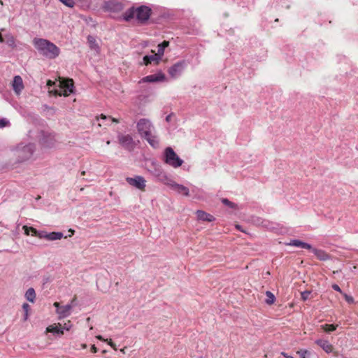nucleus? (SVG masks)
<instances>
[{
  "instance_id": "nucleus-16",
  "label": "nucleus",
  "mask_w": 358,
  "mask_h": 358,
  "mask_svg": "<svg viewBox=\"0 0 358 358\" xmlns=\"http://www.w3.org/2000/svg\"><path fill=\"white\" fill-rule=\"evenodd\" d=\"M168 185H170L171 189L178 194H182L184 196L189 195V188L184 186L183 185L178 184L172 180V182H171Z\"/></svg>"
},
{
  "instance_id": "nucleus-2",
  "label": "nucleus",
  "mask_w": 358,
  "mask_h": 358,
  "mask_svg": "<svg viewBox=\"0 0 358 358\" xmlns=\"http://www.w3.org/2000/svg\"><path fill=\"white\" fill-rule=\"evenodd\" d=\"M33 43L39 53L49 59H54L60 54V49L47 39L35 38Z\"/></svg>"
},
{
  "instance_id": "nucleus-57",
  "label": "nucleus",
  "mask_w": 358,
  "mask_h": 358,
  "mask_svg": "<svg viewBox=\"0 0 358 358\" xmlns=\"http://www.w3.org/2000/svg\"><path fill=\"white\" fill-rule=\"evenodd\" d=\"M334 355H335V356H338V352H335Z\"/></svg>"
},
{
  "instance_id": "nucleus-33",
  "label": "nucleus",
  "mask_w": 358,
  "mask_h": 358,
  "mask_svg": "<svg viewBox=\"0 0 358 358\" xmlns=\"http://www.w3.org/2000/svg\"><path fill=\"white\" fill-rule=\"evenodd\" d=\"M221 202L228 206L229 208H231V209H237L238 208V206L236 203H234V202H231V201H229L228 199L227 198H222L221 199Z\"/></svg>"
},
{
  "instance_id": "nucleus-19",
  "label": "nucleus",
  "mask_w": 358,
  "mask_h": 358,
  "mask_svg": "<svg viewBox=\"0 0 358 358\" xmlns=\"http://www.w3.org/2000/svg\"><path fill=\"white\" fill-rule=\"evenodd\" d=\"M315 343L320 346L327 353H330L332 352L333 347L331 344H330V343L327 340L317 339L315 341Z\"/></svg>"
},
{
  "instance_id": "nucleus-35",
  "label": "nucleus",
  "mask_w": 358,
  "mask_h": 358,
  "mask_svg": "<svg viewBox=\"0 0 358 358\" xmlns=\"http://www.w3.org/2000/svg\"><path fill=\"white\" fill-rule=\"evenodd\" d=\"M59 1L69 8H73L75 5L74 0H59Z\"/></svg>"
},
{
  "instance_id": "nucleus-11",
  "label": "nucleus",
  "mask_w": 358,
  "mask_h": 358,
  "mask_svg": "<svg viewBox=\"0 0 358 358\" xmlns=\"http://www.w3.org/2000/svg\"><path fill=\"white\" fill-rule=\"evenodd\" d=\"M126 181L138 189H144L146 180L143 176H136L134 178L127 177Z\"/></svg>"
},
{
  "instance_id": "nucleus-14",
  "label": "nucleus",
  "mask_w": 358,
  "mask_h": 358,
  "mask_svg": "<svg viewBox=\"0 0 358 358\" xmlns=\"http://www.w3.org/2000/svg\"><path fill=\"white\" fill-rule=\"evenodd\" d=\"M54 306L57 308V313L59 315V318H64L70 315L71 310L72 308L71 304H67L59 307V303L55 302Z\"/></svg>"
},
{
  "instance_id": "nucleus-12",
  "label": "nucleus",
  "mask_w": 358,
  "mask_h": 358,
  "mask_svg": "<svg viewBox=\"0 0 358 358\" xmlns=\"http://www.w3.org/2000/svg\"><path fill=\"white\" fill-rule=\"evenodd\" d=\"M164 80H166V76L162 71H159L157 73L143 78L140 83H159Z\"/></svg>"
},
{
  "instance_id": "nucleus-7",
  "label": "nucleus",
  "mask_w": 358,
  "mask_h": 358,
  "mask_svg": "<svg viewBox=\"0 0 358 358\" xmlns=\"http://www.w3.org/2000/svg\"><path fill=\"white\" fill-rule=\"evenodd\" d=\"M151 174L161 182L169 185L172 182L171 178L166 174L162 168L155 162L152 163V168L150 170Z\"/></svg>"
},
{
  "instance_id": "nucleus-18",
  "label": "nucleus",
  "mask_w": 358,
  "mask_h": 358,
  "mask_svg": "<svg viewBox=\"0 0 358 358\" xmlns=\"http://www.w3.org/2000/svg\"><path fill=\"white\" fill-rule=\"evenodd\" d=\"M196 215L199 220L211 222L215 220L213 215L201 210H197L196 211Z\"/></svg>"
},
{
  "instance_id": "nucleus-20",
  "label": "nucleus",
  "mask_w": 358,
  "mask_h": 358,
  "mask_svg": "<svg viewBox=\"0 0 358 358\" xmlns=\"http://www.w3.org/2000/svg\"><path fill=\"white\" fill-rule=\"evenodd\" d=\"M160 60L161 59H159V58L155 53L152 55H145L143 57V62H141L140 64L148 66L152 62H155V64H158Z\"/></svg>"
},
{
  "instance_id": "nucleus-41",
  "label": "nucleus",
  "mask_w": 358,
  "mask_h": 358,
  "mask_svg": "<svg viewBox=\"0 0 358 358\" xmlns=\"http://www.w3.org/2000/svg\"><path fill=\"white\" fill-rule=\"evenodd\" d=\"M301 248L310 250H311L312 252H313V250L315 249V248H313V246L310 244L306 243V242H303V246Z\"/></svg>"
},
{
  "instance_id": "nucleus-30",
  "label": "nucleus",
  "mask_w": 358,
  "mask_h": 358,
  "mask_svg": "<svg viewBox=\"0 0 358 358\" xmlns=\"http://www.w3.org/2000/svg\"><path fill=\"white\" fill-rule=\"evenodd\" d=\"M266 299L265 300V303L268 305L273 304L275 301V295L270 291L266 292Z\"/></svg>"
},
{
  "instance_id": "nucleus-58",
  "label": "nucleus",
  "mask_w": 358,
  "mask_h": 358,
  "mask_svg": "<svg viewBox=\"0 0 358 358\" xmlns=\"http://www.w3.org/2000/svg\"><path fill=\"white\" fill-rule=\"evenodd\" d=\"M287 358H294V357H287Z\"/></svg>"
},
{
  "instance_id": "nucleus-32",
  "label": "nucleus",
  "mask_w": 358,
  "mask_h": 358,
  "mask_svg": "<svg viewBox=\"0 0 358 358\" xmlns=\"http://www.w3.org/2000/svg\"><path fill=\"white\" fill-rule=\"evenodd\" d=\"M296 353L301 358H312V353L308 350L301 349Z\"/></svg>"
},
{
  "instance_id": "nucleus-40",
  "label": "nucleus",
  "mask_w": 358,
  "mask_h": 358,
  "mask_svg": "<svg viewBox=\"0 0 358 358\" xmlns=\"http://www.w3.org/2000/svg\"><path fill=\"white\" fill-rule=\"evenodd\" d=\"M48 234V233L45 231H38V233H37L36 237H38L39 238H45V239H46V235Z\"/></svg>"
},
{
  "instance_id": "nucleus-28",
  "label": "nucleus",
  "mask_w": 358,
  "mask_h": 358,
  "mask_svg": "<svg viewBox=\"0 0 358 358\" xmlns=\"http://www.w3.org/2000/svg\"><path fill=\"white\" fill-rule=\"evenodd\" d=\"M87 43L91 49L95 50H99V46L97 44L96 41L94 36L89 35L87 36Z\"/></svg>"
},
{
  "instance_id": "nucleus-21",
  "label": "nucleus",
  "mask_w": 358,
  "mask_h": 358,
  "mask_svg": "<svg viewBox=\"0 0 358 358\" xmlns=\"http://www.w3.org/2000/svg\"><path fill=\"white\" fill-rule=\"evenodd\" d=\"M313 253L320 261H327L331 259V256L323 250L315 248L313 250Z\"/></svg>"
},
{
  "instance_id": "nucleus-5",
  "label": "nucleus",
  "mask_w": 358,
  "mask_h": 358,
  "mask_svg": "<svg viewBox=\"0 0 358 358\" xmlns=\"http://www.w3.org/2000/svg\"><path fill=\"white\" fill-rule=\"evenodd\" d=\"M60 87L62 90H55L54 94L56 96H68L71 94H74L75 87L74 82L71 78H66L60 82Z\"/></svg>"
},
{
  "instance_id": "nucleus-55",
  "label": "nucleus",
  "mask_w": 358,
  "mask_h": 358,
  "mask_svg": "<svg viewBox=\"0 0 358 358\" xmlns=\"http://www.w3.org/2000/svg\"><path fill=\"white\" fill-rule=\"evenodd\" d=\"M96 338L100 340V341H103V338L101 335L97 336Z\"/></svg>"
},
{
  "instance_id": "nucleus-49",
  "label": "nucleus",
  "mask_w": 358,
  "mask_h": 358,
  "mask_svg": "<svg viewBox=\"0 0 358 358\" xmlns=\"http://www.w3.org/2000/svg\"><path fill=\"white\" fill-rule=\"evenodd\" d=\"M108 117H109V119H110V120H111V121H112L113 122H115V123H119V122H120V121H119V120H118V119H116V118H115V117H110V116H109Z\"/></svg>"
},
{
  "instance_id": "nucleus-29",
  "label": "nucleus",
  "mask_w": 358,
  "mask_h": 358,
  "mask_svg": "<svg viewBox=\"0 0 358 358\" xmlns=\"http://www.w3.org/2000/svg\"><path fill=\"white\" fill-rule=\"evenodd\" d=\"M4 42L12 48H15L16 47L15 39L11 34L6 35V41L4 40Z\"/></svg>"
},
{
  "instance_id": "nucleus-31",
  "label": "nucleus",
  "mask_w": 358,
  "mask_h": 358,
  "mask_svg": "<svg viewBox=\"0 0 358 358\" xmlns=\"http://www.w3.org/2000/svg\"><path fill=\"white\" fill-rule=\"evenodd\" d=\"M23 229L26 235H31L33 236H36L38 233V230L32 227L24 226Z\"/></svg>"
},
{
  "instance_id": "nucleus-52",
  "label": "nucleus",
  "mask_w": 358,
  "mask_h": 358,
  "mask_svg": "<svg viewBox=\"0 0 358 358\" xmlns=\"http://www.w3.org/2000/svg\"><path fill=\"white\" fill-rule=\"evenodd\" d=\"M236 227V229H238L239 231H243V232H245V231L242 229V226H241V225H239V224H237Z\"/></svg>"
},
{
  "instance_id": "nucleus-15",
  "label": "nucleus",
  "mask_w": 358,
  "mask_h": 358,
  "mask_svg": "<svg viewBox=\"0 0 358 358\" xmlns=\"http://www.w3.org/2000/svg\"><path fill=\"white\" fill-rule=\"evenodd\" d=\"M13 90L17 95L20 94L24 89L22 78L20 76H15L12 82Z\"/></svg>"
},
{
  "instance_id": "nucleus-27",
  "label": "nucleus",
  "mask_w": 358,
  "mask_h": 358,
  "mask_svg": "<svg viewBox=\"0 0 358 358\" xmlns=\"http://www.w3.org/2000/svg\"><path fill=\"white\" fill-rule=\"evenodd\" d=\"M338 324H322L320 326V329L326 333H331L336 330Z\"/></svg>"
},
{
  "instance_id": "nucleus-9",
  "label": "nucleus",
  "mask_w": 358,
  "mask_h": 358,
  "mask_svg": "<svg viewBox=\"0 0 358 358\" xmlns=\"http://www.w3.org/2000/svg\"><path fill=\"white\" fill-rule=\"evenodd\" d=\"M136 128L139 135L142 137L144 135L148 136V134L152 131L154 127L148 119L141 118L137 122Z\"/></svg>"
},
{
  "instance_id": "nucleus-26",
  "label": "nucleus",
  "mask_w": 358,
  "mask_h": 358,
  "mask_svg": "<svg viewBox=\"0 0 358 358\" xmlns=\"http://www.w3.org/2000/svg\"><path fill=\"white\" fill-rule=\"evenodd\" d=\"M25 298L29 302L34 303L36 299V292L33 287L29 288L25 293Z\"/></svg>"
},
{
  "instance_id": "nucleus-36",
  "label": "nucleus",
  "mask_w": 358,
  "mask_h": 358,
  "mask_svg": "<svg viewBox=\"0 0 358 358\" xmlns=\"http://www.w3.org/2000/svg\"><path fill=\"white\" fill-rule=\"evenodd\" d=\"M252 222L255 223V224L262 226L264 219H262V217H253L252 218Z\"/></svg>"
},
{
  "instance_id": "nucleus-37",
  "label": "nucleus",
  "mask_w": 358,
  "mask_h": 358,
  "mask_svg": "<svg viewBox=\"0 0 358 358\" xmlns=\"http://www.w3.org/2000/svg\"><path fill=\"white\" fill-rule=\"evenodd\" d=\"M10 122L6 118L0 119V128L10 126Z\"/></svg>"
},
{
  "instance_id": "nucleus-51",
  "label": "nucleus",
  "mask_w": 358,
  "mask_h": 358,
  "mask_svg": "<svg viewBox=\"0 0 358 358\" xmlns=\"http://www.w3.org/2000/svg\"><path fill=\"white\" fill-rule=\"evenodd\" d=\"M28 317H29V313L24 312L23 320L24 321L27 320Z\"/></svg>"
},
{
  "instance_id": "nucleus-3",
  "label": "nucleus",
  "mask_w": 358,
  "mask_h": 358,
  "mask_svg": "<svg viewBox=\"0 0 358 358\" xmlns=\"http://www.w3.org/2000/svg\"><path fill=\"white\" fill-rule=\"evenodd\" d=\"M162 160L166 164L173 168L180 167L184 162L171 147H166L164 149Z\"/></svg>"
},
{
  "instance_id": "nucleus-38",
  "label": "nucleus",
  "mask_w": 358,
  "mask_h": 358,
  "mask_svg": "<svg viewBox=\"0 0 358 358\" xmlns=\"http://www.w3.org/2000/svg\"><path fill=\"white\" fill-rule=\"evenodd\" d=\"M311 292L306 290L301 294V299L305 301L309 299V296L310 295Z\"/></svg>"
},
{
  "instance_id": "nucleus-13",
  "label": "nucleus",
  "mask_w": 358,
  "mask_h": 358,
  "mask_svg": "<svg viewBox=\"0 0 358 358\" xmlns=\"http://www.w3.org/2000/svg\"><path fill=\"white\" fill-rule=\"evenodd\" d=\"M124 8L123 4L116 0H108L104 2L103 8L110 12H119Z\"/></svg>"
},
{
  "instance_id": "nucleus-22",
  "label": "nucleus",
  "mask_w": 358,
  "mask_h": 358,
  "mask_svg": "<svg viewBox=\"0 0 358 358\" xmlns=\"http://www.w3.org/2000/svg\"><path fill=\"white\" fill-rule=\"evenodd\" d=\"M169 41H163L162 43L158 44L157 45V52L155 53L156 55L159 58V59H162V56L164 54L165 49L169 47Z\"/></svg>"
},
{
  "instance_id": "nucleus-17",
  "label": "nucleus",
  "mask_w": 358,
  "mask_h": 358,
  "mask_svg": "<svg viewBox=\"0 0 358 358\" xmlns=\"http://www.w3.org/2000/svg\"><path fill=\"white\" fill-rule=\"evenodd\" d=\"M143 138L145 139L149 145L157 149L159 147V141L157 136L152 134V131L148 134V136H143Z\"/></svg>"
},
{
  "instance_id": "nucleus-23",
  "label": "nucleus",
  "mask_w": 358,
  "mask_h": 358,
  "mask_svg": "<svg viewBox=\"0 0 358 358\" xmlns=\"http://www.w3.org/2000/svg\"><path fill=\"white\" fill-rule=\"evenodd\" d=\"M64 237V234L60 231L50 232L46 235V240L48 241H57L60 240Z\"/></svg>"
},
{
  "instance_id": "nucleus-25",
  "label": "nucleus",
  "mask_w": 358,
  "mask_h": 358,
  "mask_svg": "<svg viewBox=\"0 0 358 358\" xmlns=\"http://www.w3.org/2000/svg\"><path fill=\"white\" fill-rule=\"evenodd\" d=\"M262 227L271 231H277L279 229V224L264 220Z\"/></svg>"
},
{
  "instance_id": "nucleus-48",
  "label": "nucleus",
  "mask_w": 358,
  "mask_h": 358,
  "mask_svg": "<svg viewBox=\"0 0 358 358\" xmlns=\"http://www.w3.org/2000/svg\"><path fill=\"white\" fill-rule=\"evenodd\" d=\"M173 115V113H171L169 115H168L166 117V121L167 122H171V117Z\"/></svg>"
},
{
  "instance_id": "nucleus-46",
  "label": "nucleus",
  "mask_w": 358,
  "mask_h": 358,
  "mask_svg": "<svg viewBox=\"0 0 358 358\" xmlns=\"http://www.w3.org/2000/svg\"><path fill=\"white\" fill-rule=\"evenodd\" d=\"M78 2H80L81 3H83V4H89L90 3V0H76Z\"/></svg>"
},
{
  "instance_id": "nucleus-56",
  "label": "nucleus",
  "mask_w": 358,
  "mask_h": 358,
  "mask_svg": "<svg viewBox=\"0 0 358 358\" xmlns=\"http://www.w3.org/2000/svg\"><path fill=\"white\" fill-rule=\"evenodd\" d=\"M52 82L51 80H48V85H52Z\"/></svg>"
},
{
  "instance_id": "nucleus-50",
  "label": "nucleus",
  "mask_w": 358,
  "mask_h": 358,
  "mask_svg": "<svg viewBox=\"0 0 358 358\" xmlns=\"http://www.w3.org/2000/svg\"><path fill=\"white\" fill-rule=\"evenodd\" d=\"M281 355H282L285 358L293 357L292 356L288 355V354L285 352H282Z\"/></svg>"
},
{
  "instance_id": "nucleus-43",
  "label": "nucleus",
  "mask_w": 358,
  "mask_h": 358,
  "mask_svg": "<svg viewBox=\"0 0 358 358\" xmlns=\"http://www.w3.org/2000/svg\"><path fill=\"white\" fill-rule=\"evenodd\" d=\"M331 287L334 290L340 293H343L341 289L337 284H333Z\"/></svg>"
},
{
  "instance_id": "nucleus-44",
  "label": "nucleus",
  "mask_w": 358,
  "mask_h": 358,
  "mask_svg": "<svg viewBox=\"0 0 358 358\" xmlns=\"http://www.w3.org/2000/svg\"><path fill=\"white\" fill-rule=\"evenodd\" d=\"M52 281V279L50 276H44L43 278V284L45 285L48 282H50Z\"/></svg>"
},
{
  "instance_id": "nucleus-6",
  "label": "nucleus",
  "mask_w": 358,
  "mask_h": 358,
  "mask_svg": "<svg viewBox=\"0 0 358 358\" xmlns=\"http://www.w3.org/2000/svg\"><path fill=\"white\" fill-rule=\"evenodd\" d=\"M117 139L118 143L128 152H132L136 146L135 141L130 134H123L121 132H118Z\"/></svg>"
},
{
  "instance_id": "nucleus-47",
  "label": "nucleus",
  "mask_w": 358,
  "mask_h": 358,
  "mask_svg": "<svg viewBox=\"0 0 358 358\" xmlns=\"http://www.w3.org/2000/svg\"><path fill=\"white\" fill-rule=\"evenodd\" d=\"M97 351H98L97 348L94 345H92L91 347V352L92 353H96V352H97Z\"/></svg>"
},
{
  "instance_id": "nucleus-8",
  "label": "nucleus",
  "mask_w": 358,
  "mask_h": 358,
  "mask_svg": "<svg viewBox=\"0 0 358 358\" xmlns=\"http://www.w3.org/2000/svg\"><path fill=\"white\" fill-rule=\"evenodd\" d=\"M187 62L185 59L180 60L170 66L168 73L171 78H177L180 77L187 66Z\"/></svg>"
},
{
  "instance_id": "nucleus-1",
  "label": "nucleus",
  "mask_w": 358,
  "mask_h": 358,
  "mask_svg": "<svg viewBox=\"0 0 358 358\" xmlns=\"http://www.w3.org/2000/svg\"><path fill=\"white\" fill-rule=\"evenodd\" d=\"M152 14V10L150 6L145 5L132 6L123 13L122 18L125 22L135 20L138 25L144 26L148 24Z\"/></svg>"
},
{
  "instance_id": "nucleus-53",
  "label": "nucleus",
  "mask_w": 358,
  "mask_h": 358,
  "mask_svg": "<svg viewBox=\"0 0 358 358\" xmlns=\"http://www.w3.org/2000/svg\"><path fill=\"white\" fill-rule=\"evenodd\" d=\"M70 327H71V326H67V325L65 324V326H64L62 329H63V330H64V329H66V330L69 331V329H70Z\"/></svg>"
},
{
  "instance_id": "nucleus-45",
  "label": "nucleus",
  "mask_w": 358,
  "mask_h": 358,
  "mask_svg": "<svg viewBox=\"0 0 358 358\" xmlns=\"http://www.w3.org/2000/svg\"><path fill=\"white\" fill-rule=\"evenodd\" d=\"M108 118H109L108 116H106V115L101 114L100 115V117H98V120H99L100 119L102 120H106Z\"/></svg>"
},
{
  "instance_id": "nucleus-39",
  "label": "nucleus",
  "mask_w": 358,
  "mask_h": 358,
  "mask_svg": "<svg viewBox=\"0 0 358 358\" xmlns=\"http://www.w3.org/2000/svg\"><path fill=\"white\" fill-rule=\"evenodd\" d=\"M345 300L350 304L353 303L355 302L354 299L352 296H350L345 293L343 294Z\"/></svg>"
},
{
  "instance_id": "nucleus-59",
  "label": "nucleus",
  "mask_w": 358,
  "mask_h": 358,
  "mask_svg": "<svg viewBox=\"0 0 358 358\" xmlns=\"http://www.w3.org/2000/svg\"><path fill=\"white\" fill-rule=\"evenodd\" d=\"M343 358H346V357H343Z\"/></svg>"
},
{
  "instance_id": "nucleus-10",
  "label": "nucleus",
  "mask_w": 358,
  "mask_h": 358,
  "mask_svg": "<svg viewBox=\"0 0 358 358\" xmlns=\"http://www.w3.org/2000/svg\"><path fill=\"white\" fill-rule=\"evenodd\" d=\"M55 142V136L48 131L41 130L39 133V143L44 148H51Z\"/></svg>"
},
{
  "instance_id": "nucleus-4",
  "label": "nucleus",
  "mask_w": 358,
  "mask_h": 358,
  "mask_svg": "<svg viewBox=\"0 0 358 358\" xmlns=\"http://www.w3.org/2000/svg\"><path fill=\"white\" fill-rule=\"evenodd\" d=\"M35 150V145L34 143H20L16 148L18 160L23 162L29 159Z\"/></svg>"
},
{
  "instance_id": "nucleus-54",
  "label": "nucleus",
  "mask_w": 358,
  "mask_h": 358,
  "mask_svg": "<svg viewBox=\"0 0 358 358\" xmlns=\"http://www.w3.org/2000/svg\"><path fill=\"white\" fill-rule=\"evenodd\" d=\"M0 43H4V38H3V36L1 33H0Z\"/></svg>"
},
{
  "instance_id": "nucleus-42",
  "label": "nucleus",
  "mask_w": 358,
  "mask_h": 358,
  "mask_svg": "<svg viewBox=\"0 0 358 358\" xmlns=\"http://www.w3.org/2000/svg\"><path fill=\"white\" fill-rule=\"evenodd\" d=\"M22 309H23L24 312L29 313V311L30 310V306L28 303H24L22 305Z\"/></svg>"
},
{
  "instance_id": "nucleus-34",
  "label": "nucleus",
  "mask_w": 358,
  "mask_h": 358,
  "mask_svg": "<svg viewBox=\"0 0 358 358\" xmlns=\"http://www.w3.org/2000/svg\"><path fill=\"white\" fill-rule=\"evenodd\" d=\"M285 244L286 245L302 248L303 244V241H301L299 239H293V240H291L290 242L285 243Z\"/></svg>"
},
{
  "instance_id": "nucleus-24",
  "label": "nucleus",
  "mask_w": 358,
  "mask_h": 358,
  "mask_svg": "<svg viewBox=\"0 0 358 358\" xmlns=\"http://www.w3.org/2000/svg\"><path fill=\"white\" fill-rule=\"evenodd\" d=\"M46 331L57 335L64 334L63 329L60 324H58V325H50L47 327Z\"/></svg>"
}]
</instances>
